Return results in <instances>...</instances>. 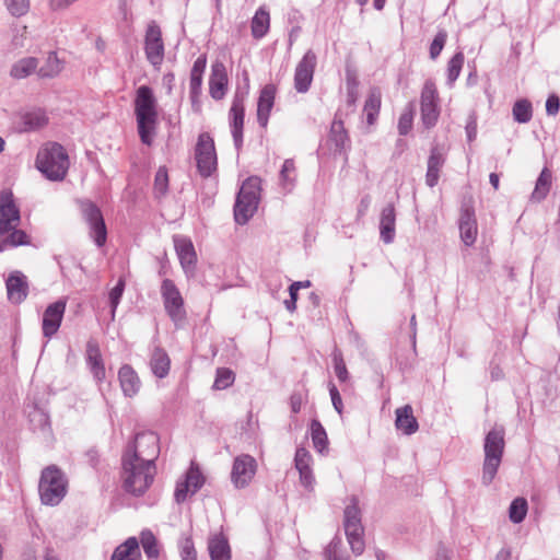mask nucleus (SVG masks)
<instances>
[{"mask_svg": "<svg viewBox=\"0 0 560 560\" xmlns=\"http://www.w3.org/2000/svg\"><path fill=\"white\" fill-rule=\"evenodd\" d=\"M158 103L153 90L149 85H141L136 91L135 115L140 140L151 145L155 126L158 124Z\"/></svg>", "mask_w": 560, "mask_h": 560, "instance_id": "1", "label": "nucleus"}, {"mask_svg": "<svg viewBox=\"0 0 560 560\" xmlns=\"http://www.w3.org/2000/svg\"><path fill=\"white\" fill-rule=\"evenodd\" d=\"M505 448V428L494 427L486 434L483 443L485 459L482 465V483L489 486L494 479Z\"/></svg>", "mask_w": 560, "mask_h": 560, "instance_id": "2", "label": "nucleus"}, {"mask_svg": "<svg viewBox=\"0 0 560 560\" xmlns=\"http://www.w3.org/2000/svg\"><path fill=\"white\" fill-rule=\"evenodd\" d=\"M121 467L122 488L125 491L135 497L143 495L154 480L156 466L121 457Z\"/></svg>", "mask_w": 560, "mask_h": 560, "instance_id": "3", "label": "nucleus"}, {"mask_svg": "<svg viewBox=\"0 0 560 560\" xmlns=\"http://www.w3.org/2000/svg\"><path fill=\"white\" fill-rule=\"evenodd\" d=\"M261 190V179L258 176L246 178L235 199L234 220L237 224H246L257 211Z\"/></svg>", "mask_w": 560, "mask_h": 560, "instance_id": "4", "label": "nucleus"}, {"mask_svg": "<svg viewBox=\"0 0 560 560\" xmlns=\"http://www.w3.org/2000/svg\"><path fill=\"white\" fill-rule=\"evenodd\" d=\"M68 491V479L56 465H49L42 470L38 483L40 501L45 505H58Z\"/></svg>", "mask_w": 560, "mask_h": 560, "instance_id": "5", "label": "nucleus"}, {"mask_svg": "<svg viewBox=\"0 0 560 560\" xmlns=\"http://www.w3.org/2000/svg\"><path fill=\"white\" fill-rule=\"evenodd\" d=\"M37 168L50 180H62L69 167V159L63 147L51 143L37 153Z\"/></svg>", "mask_w": 560, "mask_h": 560, "instance_id": "6", "label": "nucleus"}, {"mask_svg": "<svg viewBox=\"0 0 560 560\" xmlns=\"http://www.w3.org/2000/svg\"><path fill=\"white\" fill-rule=\"evenodd\" d=\"M159 454L160 444L158 434L152 431H145L136 434L133 441L127 445L121 457L155 466Z\"/></svg>", "mask_w": 560, "mask_h": 560, "instance_id": "7", "label": "nucleus"}, {"mask_svg": "<svg viewBox=\"0 0 560 560\" xmlns=\"http://www.w3.org/2000/svg\"><path fill=\"white\" fill-rule=\"evenodd\" d=\"M343 527L347 540L353 553L361 555L364 551V528L361 522V511L358 499L352 498L343 512Z\"/></svg>", "mask_w": 560, "mask_h": 560, "instance_id": "8", "label": "nucleus"}, {"mask_svg": "<svg viewBox=\"0 0 560 560\" xmlns=\"http://www.w3.org/2000/svg\"><path fill=\"white\" fill-rule=\"evenodd\" d=\"M195 160L199 175L209 178L218 171V158L214 140L209 132L198 136L195 147Z\"/></svg>", "mask_w": 560, "mask_h": 560, "instance_id": "9", "label": "nucleus"}, {"mask_svg": "<svg viewBox=\"0 0 560 560\" xmlns=\"http://www.w3.org/2000/svg\"><path fill=\"white\" fill-rule=\"evenodd\" d=\"M161 296L164 310L174 323L175 327H183L187 319V313L185 310L184 299L173 280L164 279L162 281Z\"/></svg>", "mask_w": 560, "mask_h": 560, "instance_id": "10", "label": "nucleus"}, {"mask_svg": "<svg viewBox=\"0 0 560 560\" xmlns=\"http://www.w3.org/2000/svg\"><path fill=\"white\" fill-rule=\"evenodd\" d=\"M144 54L148 62L155 69H160L165 56V46L160 25L150 21L144 34Z\"/></svg>", "mask_w": 560, "mask_h": 560, "instance_id": "11", "label": "nucleus"}, {"mask_svg": "<svg viewBox=\"0 0 560 560\" xmlns=\"http://www.w3.org/2000/svg\"><path fill=\"white\" fill-rule=\"evenodd\" d=\"M82 215L89 226V235L97 247L107 241V226L101 209L92 201L82 203Z\"/></svg>", "mask_w": 560, "mask_h": 560, "instance_id": "12", "label": "nucleus"}, {"mask_svg": "<svg viewBox=\"0 0 560 560\" xmlns=\"http://www.w3.org/2000/svg\"><path fill=\"white\" fill-rule=\"evenodd\" d=\"M438 91L432 81H427L421 92V119L425 128L436 125L440 109L438 105Z\"/></svg>", "mask_w": 560, "mask_h": 560, "instance_id": "13", "label": "nucleus"}, {"mask_svg": "<svg viewBox=\"0 0 560 560\" xmlns=\"http://www.w3.org/2000/svg\"><path fill=\"white\" fill-rule=\"evenodd\" d=\"M245 95L238 91L235 92L232 105L229 112V121L234 145L237 151L243 145V128L245 117Z\"/></svg>", "mask_w": 560, "mask_h": 560, "instance_id": "14", "label": "nucleus"}, {"mask_svg": "<svg viewBox=\"0 0 560 560\" xmlns=\"http://www.w3.org/2000/svg\"><path fill=\"white\" fill-rule=\"evenodd\" d=\"M205 476L198 465L191 463L183 481L176 483L174 499L177 503H183L189 495H194L205 485Z\"/></svg>", "mask_w": 560, "mask_h": 560, "instance_id": "15", "label": "nucleus"}, {"mask_svg": "<svg viewBox=\"0 0 560 560\" xmlns=\"http://www.w3.org/2000/svg\"><path fill=\"white\" fill-rule=\"evenodd\" d=\"M316 65L317 56L312 49H308L295 68L294 89L296 92L306 93L310 90Z\"/></svg>", "mask_w": 560, "mask_h": 560, "instance_id": "16", "label": "nucleus"}, {"mask_svg": "<svg viewBox=\"0 0 560 560\" xmlns=\"http://www.w3.org/2000/svg\"><path fill=\"white\" fill-rule=\"evenodd\" d=\"M21 221L20 209L15 205L13 194L2 190L0 194V234L9 233Z\"/></svg>", "mask_w": 560, "mask_h": 560, "instance_id": "17", "label": "nucleus"}, {"mask_svg": "<svg viewBox=\"0 0 560 560\" xmlns=\"http://www.w3.org/2000/svg\"><path fill=\"white\" fill-rule=\"evenodd\" d=\"M257 469L256 459L248 455L243 454L235 457L231 471V480L237 489L245 488L254 478Z\"/></svg>", "mask_w": 560, "mask_h": 560, "instance_id": "18", "label": "nucleus"}, {"mask_svg": "<svg viewBox=\"0 0 560 560\" xmlns=\"http://www.w3.org/2000/svg\"><path fill=\"white\" fill-rule=\"evenodd\" d=\"M67 300L59 299L49 304L43 314L42 330L45 338L50 339L59 330L66 312Z\"/></svg>", "mask_w": 560, "mask_h": 560, "instance_id": "19", "label": "nucleus"}, {"mask_svg": "<svg viewBox=\"0 0 560 560\" xmlns=\"http://www.w3.org/2000/svg\"><path fill=\"white\" fill-rule=\"evenodd\" d=\"M458 228L460 238L466 246L475 244L478 233L477 220L475 209L469 203H464L460 208V215L458 220Z\"/></svg>", "mask_w": 560, "mask_h": 560, "instance_id": "20", "label": "nucleus"}, {"mask_svg": "<svg viewBox=\"0 0 560 560\" xmlns=\"http://www.w3.org/2000/svg\"><path fill=\"white\" fill-rule=\"evenodd\" d=\"M8 300L21 304L28 295L30 285L27 277L19 270L12 271L5 280Z\"/></svg>", "mask_w": 560, "mask_h": 560, "instance_id": "21", "label": "nucleus"}, {"mask_svg": "<svg viewBox=\"0 0 560 560\" xmlns=\"http://www.w3.org/2000/svg\"><path fill=\"white\" fill-rule=\"evenodd\" d=\"M229 78L225 65L215 60L211 65V73L209 78V93L210 96L215 100H222L228 92Z\"/></svg>", "mask_w": 560, "mask_h": 560, "instance_id": "22", "label": "nucleus"}, {"mask_svg": "<svg viewBox=\"0 0 560 560\" xmlns=\"http://www.w3.org/2000/svg\"><path fill=\"white\" fill-rule=\"evenodd\" d=\"M327 145L334 154L346 153L347 149L350 147L347 130L345 129L342 120L338 119L337 116L331 122Z\"/></svg>", "mask_w": 560, "mask_h": 560, "instance_id": "23", "label": "nucleus"}, {"mask_svg": "<svg viewBox=\"0 0 560 560\" xmlns=\"http://www.w3.org/2000/svg\"><path fill=\"white\" fill-rule=\"evenodd\" d=\"M277 89L273 84H266L259 93L257 102V121L261 128L268 125L270 112L275 104Z\"/></svg>", "mask_w": 560, "mask_h": 560, "instance_id": "24", "label": "nucleus"}, {"mask_svg": "<svg viewBox=\"0 0 560 560\" xmlns=\"http://www.w3.org/2000/svg\"><path fill=\"white\" fill-rule=\"evenodd\" d=\"M86 364L96 383H102L106 377V370L100 347L93 340L86 343Z\"/></svg>", "mask_w": 560, "mask_h": 560, "instance_id": "25", "label": "nucleus"}, {"mask_svg": "<svg viewBox=\"0 0 560 560\" xmlns=\"http://www.w3.org/2000/svg\"><path fill=\"white\" fill-rule=\"evenodd\" d=\"M120 388L126 397L136 396L141 387V381L130 364H124L118 371Z\"/></svg>", "mask_w": 560, "mask_h": 560, "instance_id": "26", "label": "nucleus"}, {"mask_svg": "<svg viewBox=\"0 0 560 560\" xmlns=\"http://www.w3.org/2000/svg\"><path fill=\"white\" fill-rule=\"evenodd\" d=\"M446 161L445 154L439 147H433L428 159V167L425 174V184L433 188L438 185L440 172Z\"/></svg>", "mask_w": 560, "mask_h": 560, "instance_id": "27", "label": "nucleus"}, {"mask_svg": "<svg viewBox=\"0 0 560 560\" xmlns=\"http://www.w3.org/2000/svg\"><path fill=\"white\" fill-rule=\"evenodd\" d=\"M396 212L392 203L383 208L380 219V235L385 244H390L395 240Z\"/></svg>", "mask_w": 560, "mask_h": 560, "instance_id": "28", "label": "nucleus"}, {"mask_svg": "<svg viewBox=\"0 0 560 560\" xmlns=\"http://www.w3.org/2000/svg\"><path fill=\"white\" fill-rule=\"evenodd\" d=\"M206 67L207 56L202 54L195 60L192 68L190 70L189 94L192 103H195V101L199 97L201 93L202 77Z\"/></svg>", "mask_w": 560, "mask_h": 560, "instance_id": "29", "label": "nucleus"}, {"mask_svg": "<svg viewBox=\"0 0 560 560\" xmlns=\"http://www.w3.org/2000/svg\"><path fill=\"white\" fill-rule=\"evenodd\" d=\"M175 249L179 258L180 265L185 271L192 268L197 261V255L190 240L186 237L174 238Z\"/></svg>", "mask_w": 560, "mask_h": 560, "instance_id": "30", "label": "nucleus"}, {"mask_svg": "<svg viewBox=\"0 0 560 560\" xmlns=\"http://www.w3.org/2000/svg\"><path fill=\"white\" fill-rule=\"evenodd\" d=\"M395 425L407 435H411L418 431L419 424L410 405H405L396 409Z\"/></svg>", "mask_w": 560, "mask_h": 560, "instance_id": "31", "label": "nucleus"}, {"mask_svg": "<svg viewBox=\"0 0 560 560\" xmlns=\"http://www.w3.org/2000/svg\"><path fill=\"white\" fill-rule=\"evenodd\" d=\"M208 551L211 560H231V547L223 534L209 537Z\"/></svg>", "mask_w": 560, "mask_h": 560, "instance_id": "32", "label": "nucleus"}, {"mask_svg": "<svg viewBox=\"0 0 560 560\" xmlns=\"http://www.w3.org/2000/svg\"><path fill=\"white\" fill-rule=\"evenodd\" d=\"M150 369L153 375L159 378L167 376L171 369V359L163 348H154L150 358Z\"/></svg>", "mask_w": 560, "mask_h": 560, "instance_id": "33", "label": "nucleus"}, {"mask_svg": "<svg viewBox=\"0 0 560 560\" xmlns=\"http://www.w3.org/2000/svg\"><path fill=\"white\" fill-rule=\"evenodd\" d=\"M110 560H141L138 539L136 537L127 538L115 548Z\"/></svg>", "mask_w": 560, "mask_h": 560, "instance_id": "34", "label": "nucleus"}, {"mask_svg": "<svg viewBox=\"0 0 560 560\" xmlns=\"http://www.w3.org/2000/svg\"><path fill=\"white\" fill-rule=\"evenodd\" d=\"M38 59L35 57H24L15 61L11 69L10 75L15 80L28 78L33 73H37Z\"/></svg>", "mask_w": 560, "mask_h": 560, "instance_id": "35", "label": "nucleus"}, {"mask_svg": "<svg viewBox=\"0 0 560 560\" xmlns=\"http://www.w3.org/2000/svg\"><path fill=\"white\" fill-rule=\"evenodd\" d=\"M270 27V15L269 12L260 7L254 14L250 24L252 36L255 39H261L265 37Z\"/></svg>", "mask_w": 560, "mask_h": 560, "instance_id": "36", "label": "nucleus"}, {"mask_svg": "<svg viewBox=\"0 0 560 560\" xmlns=\"http://www.w3.org/2000/svg\"><path fill=\"white\" fill-rule=\"evenodd\" d=\"M63 69V61L59 59L56 51H50L45 60V63L37 68V75L40 79H52L59 75Z\"/></svg>", "mask_w": 560, "mask_h": 560, "instance_id": "37", "label": "nucleus"}, {"mask_svg": "<svg viewBox=\"0 0 560 560\" xmlns=\"http://www.w3.org/2000/svg\"><path fill=\"white\" fill-rule=\"evenodd\" d=\"M311 436L314 448L324 454L328 450V438L325 428L317 419L311 421Z\"/></svg>", "mask_w": 560, "mask_h": 560, "instance_id": "38", "label": "nucleus"}, {"mask_svg": "<svg viewBox=\"0 0 560 560\" xmlns=\"http://www.w3.org/2000/svg\"><path fill=\"white\" fill-rule=\"evenodd\" d=\"M551 172L545 167L536 180L535 189L532 192L533 200L540 202L547 197L551 187Z\"/></svg>", "mask_w": 560, "mask_h": 560, "instance_id": "39", "label": "nucleus"}, {"mask_svg": "<svg viewBox=\"0 0 560 560\" xmlns=\"http://www.w3.org/2000/svg\"><path fill=\"white\" fill-rule=\"evenodd\" d=\"M381 109V93L378 90H372L364 103V113L366 115V122L373 125Z\"/></svg>", "mask_w": 560, "mask_h": 560, "instance_id": "40", "label": "nucleus"}, {"mask_svg": "<svg viewBox=\"0 0 560 560\" xmlns=\"http://www.w3.org/2000/svg\"><path fill=\"white\" fill-rule=\"evenodd\" d=\"M22 121L24 130L31 131L40 129L44 126H46L48 122V117L44 110L36 109L24 114V116L22 117Z\"/></svg>", "mask_w": 560, "mask_h": 560, "instance_id": "41", "label": "nucleus"}, {"mask_svg": "<svg viewBox=\"0 0 560 560\" xmlns=\"http://www.w3.org/2000/svg\"><path fill=\"white\" fill-rule=\"evenodd\" d=\"M512 114L518 124H527L533 117L532 103L526 98L517 100L513 105Z\"/></svg>", "mask_w": 560, "mask_h": 560, "instance_id": "42", "label": "nucleus"}, {"mask_svg": "<svg viewBox=\"0 0 560 560\" xmlns=\"http://www.w3.org/2000/svg\"><path fill=\"white\" fill-rule=\"evenodd\" d=\"M528 511L527 500L523 497L515 498L509 508V518L514 524L522 523Z\"/></svg>", "mask_w": 560, "mask_h": 560, "instance_id": "43", "label": "nucleus"}, {"mask_svg": "<svg viewBox=\"0 0 560 560\" xmlns=\"http://www.w3.org/2000/svg\"><path fill=\"white\" fill-rule=\"evenodd\" d=\"M140 541L145 556L149 559H156L159 557L158 539L149 529L141 532Z\"/></svg>", "mask_w": 560, "mask_h": 560, "instance_id": "44", "label": "nucleus"}, {"mask_svg": "<svg viewBox=\"0 0 560 560\" xmlns=\"http://www.w3.org/2000/svg\"><path fill=\"white\" fill-rule=\"evenodd\" d=\"M7 234H8V236L3 240L2 243H0L1 245L4 246V248L8 247V246H10V247H18V246H23V245H30L31 244L30 235L25 231L16 229V226H14Z\"/></svg>", "mask_w": 560, "mask_h": 560, "instance_id": "45", "label": "nucleus"}, {"mask_svg": "<svg viewBox=\"0 0 560 560\" xmlns=\"http://www.w3.org/2000/svg\"><path fill=\"white\" fill-rule=\"evenodd\" d=\"M153 191L156 198L166 196L168 191V173L166 166H160L158 168L154 177Z\"/></svg>", "mask_w": 560, "mask_h": 560, "instance_id": "46", "label": "nucleus"}, {"mask_svg": "<svg viewBox=\"0 0 560 560\" xmlns=\"http://www.w3.org/2000/svg\"><path fill=\"white\" fill-rule=\"evenodd\" d=\"M465 61V56L462 51H457L447 63V83L448 85H453L454 82L458 79L463 65Z\"/></svg>", "mask_w": 560, "mask_h": 560, "instance_id": "47", "label": "nucleus"}, {"mask_svg": "<svg viewBox=\"0 0 560 560\" xmlns=\"http://www.w3.org/2000/svg\"><path fill=\"white\" fill-rule=\"evenodd\" d=\"M280 183L285 189H291L295 183V163L292 159H287L280 171Z\"/></svg>", "mask_w": 560, "mask_h": 560, "instance_id": "48", "label": "nucleus"}, {"mask_svg": "<svg viewBox=\"0 0 560 560\" xmlns=\"http://www.w3.org/2000/svg\"><path fill=\"white\" fill-rule=\"evenodd\" d=\"M235 380V374L228 368H219L217 370L215 380L213 383L214 389H225L230 387Z\"/></svg>", "mask_w": 560, "mask_h": 560, "instance_id": "49", "label": "nucleus"}, {"mask_svg": "<svg viewBox=\"0 0 560 560\" xmlns=\"http://www.w3.org/2000/svg\"><path fill=\"white\" fill-rule=\"evenodd\" d=\"M8 12L14 18L25 15L30 10V0H3Z\"/></svg>", "mask_w": 560, "mask_h": 560, "instance_id": "50", "label": "nucleus"}, {"mask_svg": "<svg viewBox=\"0 0 560 560\" xmlns=\"http://www.w3.org/2000/svg\"><path fill=\"white\" fill-rule=\"evenodd\" d=\"M334 370L337 378L345 383L349 380V372L346 366L345 360L340 351L336 350L332 353Z\"/></svg>", "mask_w": 560, "mask_h": 560, "instance_id": "51", "label": "nucleus"}, {"mask_svg": "<svg viewBox=\"0 0 560 560\" xmlns=\"http://www.w3.org/2000/svg\"><path fill=\"white\" fill-rule=\"evenodd\" d=\"M446 40H447V33H446V31L445 30H440L435 34V36H434V38H433V40H432V43L430 45L429 52H430V58L431 59L434 60V59H436L440 56L441 51L443 50V48L445 46Z\"/></svg>", "mask_w": 560, "mask_h": 560, "instance_id": "52", "label": "nucleus"}, {"mask_svg": "<svg viewBox=\"0 0 560 560\" xmlns=\"http://www.w3.org/2000/svg\"><path fill=\"white\" fill-rule=\"evenodd\" d=\"M125 280L122 278H119L115 287L109 291V304L112 307V317L114 318L116 308L120 302V299L125 291Z\"/></svg>", "mask_w": 560, "mask_h": 560, "instance_id": "53", "label": "nucleus"}, {"mask_svg": "<svg viewBox=\"0 0 560 560\" xmlns=\"http://www.w3.org/2000/svg\"><path fill=\"white\" fill-rule=\"evenodd\" d=\"M307 399V389L302 387L301 389H294L290 396V408L293 413L301 411L302 405Z\"/></svg>", "mask_w": 560, "mask_h": 560, "instance_id": "54", "label": "nucleus"}, {"mask_svg": "<svg viewBox=\"0 0 560 560\" xmlns=\"http://www.w3.org/2000/svg\"><path fill=\"white\" fill-rule=\"evenodd\" d=\"M312 455L305 447H298L294 456V464L298 470L311 468Z\"/></svg>", "mask_w": 560, "mask_h": 560, "instance_id": "55", "label": "nucleus"}, {"mask_svg": "<svg viewBox=\"0 0 560 560\" xmlns=\"http://www.w3.org/2000/svg\"><path fill=\"white\" fill-rule=\"evenodd\" d=\"M180 557L183 560H197V552L191 537H185L179 542Z\"/></svg>", "mask_w": 560, "mask_h": 560, "instance_id": "56", "label": "nucleus"}, {"mask_svg": "<svg viewBox=\"0 0 560 560\" xmlns=\"http://www.w3.org/2000/svg\"><path fill=\"white\" fill-rule=\"evenodd\" d=\"M412 120H413V112L410 107L408 110H405L398 120V132L401 136H406L409 133V131L412 128Z\"/></svg>", "mask_w": 560, "mask_h": 560, "instance_id": "57", "label": "nucleus"}, {"mask_svg": "<svg viewBox=\"0 0 560 560\" xmlns=\"http://www.w3.org/2000/svg\"><path fill=\"white\" fill-rule=\"evenodd\" d=\"M342 546V539L339 536H335L329 545L324 550V557L326 560H341L338 552Z\"/></svg>", "mask_w": 560, "mask_h": 560, "instance_id": "58", "label": "nucleus"}, {"mask_svg": "<svg viewBox=\"0 0 560 560\" xmlns=\"http://www.w3.org/2000/svg\"><path fill=\"white\" fill-rule=\"evenodd\" d=\"M328 388H329V395L331 398L332 406H334L335 410L339 415H341L343 405H342L340 393H339L338 388L336 387V385L331 382L329 383Z\"/></svg>", "mask_w": 560, "mask_h": 560, "instance_id": "59", "label": "nucleus"}, {"mask_svg": "<svg viewBox=\"0 0 560 560\" xmlns=\"http://www.w3.org/2000/svg\"><path fill=\"white\" fill-rule=\"evenodd\" d=\"M465 130L468 142H472L477 137V116L475 113L468 116Z\"/></svg>", "mask_w": 560, "mask_h": 560, "instance_id": "60", "label": "nucleus"}, {"mask_svg": "<svg viewBox=\"0 0 560 560\" xmlns=\"http://www.w3.org/2000/svg\"><path fill=\"white\" fill-rule=\"evenodd\" d=\"M298 471L300 474L301 485L306 489H312L315 481L312 468Z\"/></svg>", "mask_w": 560, "mask_h": 560, "instance_id": "61", "label": "nucleus"}, {"mask_svg": "<svg viewBox=\"0 0 560 560\" xmlns=\"http://www.w3.org/2000/svg\"><path fill=\"white\" fill-rule=\"evenodd\" d=\"M560 108L559 97L555 94L550 95L546 101V112L548 115L555 116Z\"/></svg>", "mask_w": 560, "mask_h": 560, "instance_id": "62", "label": "nucleus"}, {"mask_svg": "<svg viewBox=\"0 0 560 560\" xmlns=\"http://www.w3.org/2000/svg\"><path fill=\"white\" fill-rule=\"evenodd\" d=\"M290 299L284 301L285 308L293 313L296 310V301L299 298V291L289 288Z\"/></svg>", "mask_w": 560, "mask_h": 560, "instance_id": "63", "label": "nucleus"}, {"mask_svg": "<svg viewBox=\"0 0 560 560\" xmlns=\"http://www.w3.org/2000/svg\"><path fill=\"white\" fill-rule=\"evenodd\" d=\"M494 560H513L511 548L504 547L497 553Z\"/></svg>", "mask_w": 560, "mask_h": 560, "instance_id": "64", "label": "nucleus"}]
</instances>
